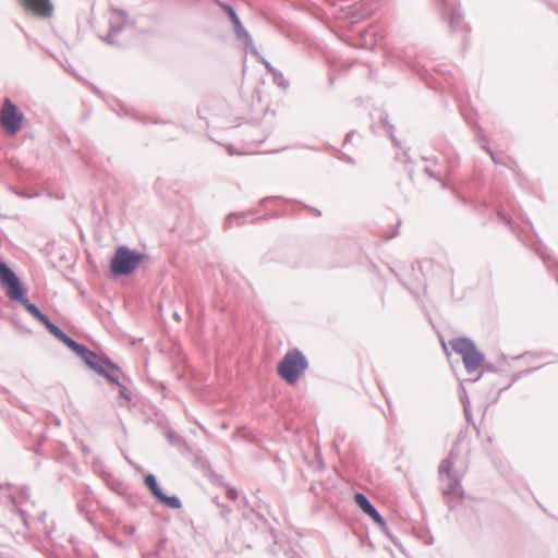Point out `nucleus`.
<instances>
[{"mask_svg":"<svg viewBox=\"0 0 558 558\" xmlns=\"http://www.w3.org/2000/svg\"><path fill=\"white\" fill-rule=\"evenodd\" d=\"M142 259V254L126 246H121L111 258V271L117 276L129 275L141 265Z\"/></svg>","mask_w":558,"mask_h":558,"instance_id":"obj_3","label":"nucleus"},{"mask_svg":"<svg viewBox=\"0 0 558 558\" xmlns=\"http://www.w3.org/2000/svg\"><path fill=\"white\" fill-rule=\"evenodd\" d=\"M307 360L304 354L294 349L289 351L278 365L279 375L290 385L298 381L300 375L307 368Z\"/></svg>","mask_w":558,"mask_h":558,"instance_id":"obj_2","label":"nucleus"},{"mask_svg":"<svg viewBox=\"0 0 558 558\" xmlns=\"http://www.w3.org/2000/svg\"><path fill=\"white\" fill-rule=\"evenodd\" d=\"M223 7L228 10L232 24L233 25L239 24L241 21L238 16L236 12L229 5H223Z\"/></svg>","mask_w":558,"mask_h":558,"instance_id":"obj_15","label":"nucleus"},{"mask_svg":"<svg viewBox=\"0 0 558 558\" xmlns=\"http://www.w3.org/2000/svg\"><path fill=\"white\" fill-rule=\"evenodd\" d=\"M426 172L429 177H434V174L429 171V169H426Z\"/></svg>","mask_w":558,"mask_h":558,"instance_id":"obj_19","label":"nucleus"},{"mask_svg":"<svg viewBox=\"0 0 558 558\" xmlns=\"http://www.w3.org/2000/svg\"><path fill=\"white\" fill-rule=\"evenodd\" d=\"M233 27L239 39H241L245 44L252 45V38L248 32L243 27L241 22L239 24H234Z\"/></svg>","mask_w":558,"mask_h":558,"instance_id":"obj_11","label":"nucleus"},{"mask_svg":"<svg viewBox=\"0 0 558 558\" xmlns=\"http://www.w3.org/2000/svg\"><path fill=\"white\" fill-rule=\"evenodd\" d=\"M22 120L23 114L19 111L17 107L10 99H5L0 113L3 129L10 134L15 135L22 126Z\"/></svg>","mask_w":558,"mask_h":558,"instance_id":"obj_6","label":"nucleus"},{"mask_svg":"<svg viewBox=\"0 0 558 558\" xmlns=\"http://www.w3.org/2000/svg\"><path fill=\"white\" fill-rule=\"evenodd\" d=\"M274 83L286 89L289 86V82L284 78L283 74L276 70L272 74Z\"/></svg>","mask_w":558,"mask_h":558,"instance_id":"obj_13","label":"nucleus"},{"mask_svg":"<svg viewBox=\"0 0 558 558\" xmlns=\"http://www.w3.org/2000/svg\"><path fill=\"white\" fill-rule=\"evenodd\" d=\"M481 376H482V373L478 376H476L475 380H478L481 378Z\"/></svg>","mask_w":558,"mask_h":558,"instance_id":"obj_20","label":"nucleus"},{"mask_svg":"<svg viewBox=\"0 0 558 558\" xmlns=\"http://www.w3.org/2000/svg\"><path fill=\"white\" fill-rule=\"evenodd\" d=\"M112 364L118 368V377H117L116 380L110 379L108 376H106L104 374H100V375L104 376L105 378H107L108 380H110L111 383H114L118 386H120L121 387V390H120L121 396H123L126 399H129V397L125 395V387L123 385H121V383H120V378L122 376L121 369L119 368V366L117 364H114V363H112Z\"/></svg>","mask_w":558,"mask_h":558,"instance_id":"obj_14","label":"nucleus"},{"mask_svg":"<svg viewBox=\"0 0 558 558\" xmlns=\"http://www.w3.org/2000/svg\"><path fill=\"white\" fill-rule=\"evenodd\" d=\"M145 485L151 490L155 497L158 496V493H162L157 484L156 477L153 474H149L145 477Z\"/></svg>","mask_w":558,"mask_h":558,"instance_id":"obj_12","label":"nucleus"},{"mask_svg":"<svg viewBox=\"0 0 558 558\" xmlns=\"http://www.w3.org/2000/svg\"><path fill=\"white\" fill-rule=\"evenodd\" d=\"M126 19L124 14L120 11H112L109 19V33L106 37V40L110 44L116 41L117 35L122 31L125 26Z\"/></svg>","mask_w":558,"mask_h":558,"instance_id":"obj_9","label":"nucleus"},{"mask_svg":"<svg viewBox=\"0 0 558 558\" xmlns=\"http://www.w3.org/2000/svg\"><path fill=\"white\" fill-rule=\"evenodd\" d=\"M244 219V216L240 215H231L227 218V223L232 225L233 220H236V222H240V220Z\"/></svg>","mask_w":558,"mask_h":558,"instance_id":"obj_16","label":"nucleus"},{"mask_svg":"<svg viewBox=\"0 0 558 558\" xmlns=\"http://www.w3.org/2000/svg\"><path fill=\"white\" fill-rule=\"evenodd\" d=\"M452 350L462 356L468 373L476 371L484 362V354L480 352L474 342L468 338H459L451 341Z\"/></svg>","mask_w":558,"mask_h":558,"instance_id":"obj_4","label":"nucleus"},{"mask_svg":"<svg viewBox=\"0 0 558 558\" xmlns=\"http://www.w3.org/2000/svg\"><path fill=\"white\" fill-rule=\"evenodd\" d=\"M161 504H163L166 507L171 509H179L181 508L182 504L179 497L177 496H167L163 492L158 493V496L156 497Z\"/></svg>","mask_w":558,"mask_h":558,"instance_id":"obj_10","label":"nucleus"},{"mask_svg":"<svg viewBox=\"0 0 558 558\" xmlns=\"http://www.w3.org/2000/svg\"><path fill=\"white\" fill-rule=\"evenodd\" d=\"M461 19V15L456 10H452L450 23L453 24L454 22H458Z\"/></svg>","mask_w":558,"mask_h":558,"instance_id":"obj_18","label":"nucleus"},{"mask_svg":"<svg viewBox=\"0 0 558 558\" xmlns=\"http://www.w3.org/2000/svg\"><path fill=\"white\" fill-rule=\"evenodd\" d=\"M354 500L356 505L362 509V511L368 517H371L376 523H378L379 525L385 524L384 518L380 515V513L377 511V509L372 505V502L364 494H355Z\"/></svg>","mask_w":558,"mask_h":558,"instance_id":"obj_8","label":"nucleus"},{"mask_svg":"<svg viewBox=\"0 0 558 558\" xmlns=\"http://www.w3.org/2000/svg\"><path fill=\"white\" fill-rule=\"evenodd\" d=\"M262 62L263 64L265 65V68L268 70L269 73H274L277 69H275L271 63L269 61H267L266 59L262 58Z\"/></svg>","mask_w":558,"mask_h":558,"instance_id":"obj_17","label":"nucleus"},{"mask_svg":"<svg viewBox=\"0 0 558 558\" xmlns=\"http://www.w3.org/2000/svg\"><path fill=\"white\" fill-rule=\"evenodd\" d=\"M458 456L457 447H453L448 456L447 459H445L441 464L439 465V476L441 482L444 483V492L446 494H453L458 496L463 495L461 482L458 477H454L451 474V470L454 465V460Z\"/></svg>","mask_w":558,"mask_h":558,"instance_id":"obj_5","label":"nucleus"},{"mask_svg":"<svg viewBox=\"0 0 558 558\" xmlns=\"http://www.w3.org/2000/svg\"><path fill=\"white\" fill-rule=\"evenodd\" d=\"M0 286L5 290L7 295L11 300L21 303L34 318L41 323L59 341L72 350L90 369L97 374H104L112 380L117 379L118 368L112 362L108 357L90 351L86 345L74 341L56 326L48 316L43 314L35 304L28 301L26 296L27 289L23 286L16 274L2 262H0Z\"/></svg>","mask_w":558,"mask_h":558,"instance_id":"obj_1","label":"nucleus"},{"mask_svg":"<svg viewBox=\"0 0 558 558\" xmlns=\"http://www.w3.org/2000/svg\"><path fill=\"white\" fill-rule=\"evenodd\" d=\"M24 8L41 17H49L53 12L50 0H22Z\"/></svg>","mask_w":558,"mask_h":558,"instance_id":"obj_7","label":"nucleus"}]
</instances>
